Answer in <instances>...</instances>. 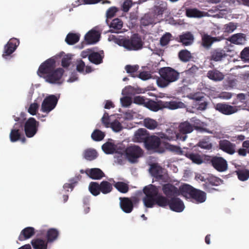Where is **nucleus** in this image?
I'll return each mask as SVG.
<instances>
[{
	"label": "nucleus",
	"mask_w": 249,
	"mask_h": 249,
	"mask_svg": "<svg viewBox=\"0 0 249 249\" xmlns=\"http://www.w3.org/2000/svg\"><path fill=\"white\" fill-rule=\"evenodd\" d=\"M159 187L150 184L143 189L145 196L143 202L147 208H153L155 205L162 208L169 206L173 211L180 213L183 211L185 206L183 202L178 196L172 197L170 199L159 194Z\"/></svg>",
	"instance_id": "f257e3e1"
},
{
	"label": "nucleus",
	"mask_w": 249,
	"mask_h": 249,
	"mask_svg": "<svg viewBox=\"0 0 249 249\" xmlns=\"http://www.w3.org/2000/svg\"><path fill=\"white\" fill-rule=\"evenodd\" d=\"M181 195L186 198L191 199L196 203L204 202L206 199V193L193 187L190 185L184 184L180 186Z\"/></svg>",
	"instance_id": "f03ea898"
},
{
	"label": "nucleus",
	"mask_w": 249,
	"mask_h": 249,
	"mask_svg": "<svg viewBox=\"0 0 249 249\" xmlns=\"http://www.w3.org/2000/svg\"><path fill=\"white\" fill-rule=\"evenodd\" d=\"M160 77L157 80V85L161 88L167 87L171 83L177 81L179 73L171 67H163L159 70Z\"/></svg>",
	"instance_id": "7ed1b4c3"
},
{
	"label": "nucleus",
	"mask_w": 249,
	"mask_h": 249,
	"mask_svg": "<svg viewBox=\"0 0 249 249\" xmlns=\"http://www.w3.org/2000/svg\"><path fill=\"white\" fill-rule=\"evenodd\" d=\"M115 42L128 51H138L143 47L142 38L138 34H133L130 38H117Z\"/></svg>",
	"instance_id": "20e7f679"
},
{
	"label": "nucleus",
	"mask_w": 249,
	"mask_h": 249,
	"mask_svg": "<svg viewBox=\"0 0 249 249\" xmlns=\"http://www.w3.org/2000/svg\"><path fill=\"white\" fill-rule=\"evenodd\" d=\"M181 155L185 156L190 160L193 163L196 164H201L205 160L210 159V157L206 155H200L197 153H194L188 148H184L180 151Z\"/></svg>",
	"instance_id": "39448f33"
},
{
	"label": "nucleus",
	"mask_w": 249,
	"mask_h": 249,
	"mask_svg": "<svg viewBox=\"0 0 249 249\" xmlns=\"http://www.w3.org/2000/svg\"><path fill=\"white\" fill-rule=\"evenodd\" d=\"M39 123L34 118H29L24 124L23 128L27 137H33L37 133Z\"/></svg>",
	"instance_id": "423d86ee"
},
{
	"label": "nucleus",
	"mask_w": 249,
	"mask_h": 249,
	"mask_svg": "<svg viewBox=\"0 0 249 249\" xmlns=\"http://www.w3.org/2000/svg\"><path fill=\"white\" fill-rule=\"evenodd\" d=\"M64 73V70L63 68L54 69L50 74L44 76V78L46 81L51 84L60 85L63 82L62 76Z\"/></svg>",
	"instance_id": "0eeeda50"
},
{
	"label": "nucleus",
	"mask_w": 249,
	"mask_h": 249,
	"mask_svg": "<svg viewBox=\"0 0 249 249\" xmlns=\"http://www.w3.org/2000/svg\"><path fill=\"white\" fill-rule=\"evenodd\" d=\"M126 157L131 163H136L138 159L143 154L142 150L138 146L133 145L127 147L125 150Z\"/></svg>",
	"instance_id": "6e6552de"
},
{
	"label": "nucleus",
	"mask_w": 249,
	"mask_h": 249,
	"mask_svg": "<svg viewBox=\"0 0 249 249\" xmlns=\"http://www.w3.org/2000/svg\"><path fill=\"white\" fill-rule=\"evenodd\" d=\"M120 206L122 210L125 213H130L133 210L134 205L139 202V199L137 197L131 198L120 197Z\"/></svg>",
	"instance_id": "1a4fd4ad"
},
{
	"label": "nucleus",
	"mask_w": 249,
	"mask_h": 249,
	"mask_svg": "<svg viewBox=\"0 0 249 249\" xmlns=\"http://www.w3.org/2000/svg\"><path fill=\"white\" fill-rule=\"evenodd\" d=\"M58 98L54 95H50L43 100L41 107V110L47 113H49L56 107Z\"/></svg>",
	"instance_id": "9d476101"
},
{
	"label": "nucleus",
	"mask_w": 249,
	"mask_h": 249,
	"mask_svg": "<svg viewBox=\"0 0 249 249\" xmlns=\"http://www.w3.org/2000/svg\"><path fill=\"white\" fill-rule=\"evenodd\" d=\"M55 67V61L54 59L50 58L42 63L39 66L37 74L40 77H42L49 74L53 70Z\"/></svg>",
	"instance_id": "9b49d317"
},
{
	"label": "nucleus",
	"mask_w": 249,
	"mask_h": 249,
	"mask_svg": "<svg viewBox=\"0 0 249 249\" xmlns=\"http://www.w3.org/2000/svg\"><path fill=\"white\" fill-rule=\"evenodd\" d=\"M162 191L165 196L169 199L172 197L178 196L181 195L180 187L178 189L177 187L171 183H166L162 185Z\"/></svg>",
	"instance_id": "f8f14e48"
},
{
	"label": "nucleus",
	"mask_w": 249,
	"mask_h": 249,
	"mask_svg": "<svg viewBox=\"0 0 249 249\" xmlns=\"http://www.w3.org/2000/svg\"><path fill=\"white\" fill-rule=\"evenodd\" d=\"M179 140L184 141L187 138V134L193 132V127L191 123L188 121L180 123L178 126Z\"/></svg>",
	"instance_id": "ddd939ff"
},
{
	"label": "nucleus",
	"mask_w": 249,
	"mask_h": 249,
	"mask_svg": "<svg viewBox=\"0 0 249 249\" xmlns=\"http://www.w3.org/2000/svg\"><path fill=\"white\" fill-rule=\"evenodd\" d=\"M19 44V40L16 38H11L4 47L2 57L7 59L15 51Z\"/></svg>",
	"instance_id": "4468645a"
},
{
	"label": "nucleus",
	"mask_w": 249,
	"mask_h": 249,
	"mask_svg": "<svg viewBox=\"0 0 249 249\" xmlns=\"http://www.w3.org/2000/svg\"><path fill=\"white\" fill-rule=\"evenodd\" d=\"M23 127L21 123H15L9 134L10 141L14 142L20 140L23 135Z\"/></svg>",
	"instance_id": "2eb2a0df"
},
{
	"label": "nucleus",
	"mask_w": 249,
	"mask_h": 249,
	"mask_svg": "<svg viewBox=\"0 0 249 249\" xmlns=\"http://www.w3.org/2000/svg\"><path fill=\"white\" fill-rule=\"evenodd\" d=\"M235 144L229 141L224 140L219 141V148L230 155L235 152Z\"/></svg>",
	"instance_id": "dca6fc26"
},
{
	"label": "nucleus",
	"mask_w": 249,
	"mask_h": 249,
	"mask_svg": "<svg viewBox=\"0 0 249 249\" xmlns=\"http://www.w3.org/2000/svg\"><path fill=\"white\" fill-rule=\"evenodd\" d=\"M160 138V137L154 135L148 136L145 143L146 148L148 150L158 149L161 143Z\"/></svg>",
	"instance_id": "f3484780"
},
{
	"label": "nucleus",
	"mask_w": 249,
	"mask_h": 249,
	"mask_svg": "<svg viewBox=\"0 0 249 249\" xmlns=\"http://www.w3.org/2000/svg\"><path fill=\"white\" fill-rule=\"evenodd\" d=\"M159 136L161 139L169 141H174L176 139L179 140L178 133H177L174 128L166 129L164 133H160L159 134Z\"/></svg>",
	"instance_id": "a211bd4d"
},
{
	"label": "nucleus",
	"mask_w": 249,
	"mask_h": 249,
	"mask_svg": "<svg viewBox=\"0 0 249 249\" xmlns=\"http://www.w3.org/2000/svg\"><path fill=\"white\" fill-rule=\"evenodd\" d=\"M100 34L99 32L91 30L87 33L85 36V40L89 44L96 43L99 40Z\"/></svg>",
	"instance_id": "6ab92c4d"
},
{
	"label": "nucleus",
	"mask_w": 249,
	"mask_h": 249,
	"mask_svg": "<svg viewBox=\"0 0 249 249\" xmlns=\"http://www.w3.org/2000/svg\"><path fill=\"white\" fill-rule=\"evenodd\" d=\"M104 58V53L103 51L99 52H93L89 55V61L95 65H99L103 63Z\"/></svg>",
	"instance_id": "aec40b11"
},
{
	"label": "nucleus",
	"mask_w": 249,
	"mask_h": 249,
	"mask_svg": "<svg viewBox=\"0 0 249 249\" xmlns=\"http://www.w3.org/2000/svg\"><path fill=\"white\" fill-rule=\"evenodd\" d=\"M232 104L235 105L238 110L244 109L247 105L246 95L242 93L237 94L236 99L233 102Z\"/></svg>",
	"instance_id": "412c9836"
},
{
	"label": "nucleus",
	"mask_w": 249,
	"mask_h": 249,
	"mask_svg": "<svg viewBox=\"0 0 249 249\" xmlns=\"http://www.w3.org/2000/svg\"><path fill=\"white\" fill-rule=\"evenodd\" d=\"M35 234V229L33 227H28L23 229L18 236V239L23 241L32 237Z\"/></svg>",
	"instance_id": "4be33fe9"
},
{
	"label": "nucleus",
	"mask_w": 249,
	"mask_h": 249,
	"mask_svg": "<svg viewBox=\"0 0 249 249\" xmlns=\"http://www.w3.org/2000/svg\"><path fill=\"white\" fill-rule=\"evenodd\" d=\"M108 22V20L107 19L106 22L110 28L109 32L111 33H119V31L123 27V21L118 18L113 19L110 23Z\"/></svg>",
	"instance_id": "5701e85b"
},
{
	"label": "nucleus",
	"mask_w": 249,
	"mask_h": 249,
	"mask_svg": "<svg viewBox=\"0 0 249 249\" xmlns=\"http://www.w3.org/2000/svg\"><path fill=\"white\" fill-rule=\"evenodd\" d=\"M149 172L157 179H161L163 177V169L158 163H154L150 165Z\"/></svg>",
	"instance_id": "b1692460"
},
{
	"label": "nucleus",
	"mask_w": 249,
	"mask_h": 249,
	"mask_svg": "<svg viewBox=\"0 0 249 249\" xmlns=\"http://www.w3.org/2000/svg\"><path fill=\"white\" fill-rule=\"evenodd\" d=\"M238 110L235 106H232L225 104L219 103V112L225 115H231L236 112Z\"/></svg>",
	"instance_id": "393cba45"
},
{
	"label": "nucleus",
	"mask_w": 249,
	"mask_h": 249,
	"mask_svg": "<svg viewBox=\"0 0 249 249\" xmlns=\"http://www.w3.org/2000/svg\"><path fill=\"white\" fill-rule=\"evenodd\" d=\"M246 40V36L243 33L232 35L229 39V41L236 45H244L245 44Z\"/></svg>",
	"instance_id": "a878e982"
},
{
	"label": "nucleus",
	"mask_w": 249,
	"mask_h": 249,
	"mask_svg": "<svg viewBox=\"0 0 249 249\" xmlns=\"http://www.w3.org/2000/svg\"><path fill=\"white\" fill-rule=\"evenodd\" d=\"M85 173L93 179H100L105 176L104 172L99 168L87 169Z\"/></svg>",
	"instance_id": "bb28decb"
},
{
	"label": "nucleus",
	"mask_w": 249,
	"mask_h": 249,
	"mask_svg": "<svg viewBox=\"0 0 249 249\" xmlns=\"http://www.w3.org/2000/svg\"><path fill=\"white\" fill-rule=\"evenodd\" d=\"M148 137L147 130L144 128H140L135 133L134 141L135 142H144L145 143Z\"/></svg>",
	"instance_id": "cd10ccee"
},
{
	"label": "nucleus",
	"mask_w": 249,
	"mask_h": 249,
	"mask_svg": "<svg viewBox=\"0 0 249 249\" xmlns=\"http://www.w3.org/2000/svg\"><path fill=\"white\" fill-rule=\"evenodd\" d=\"M201 45L205 49H208L214 42L218 41V37H212L208 34H204L202 36Z\"/></svg>",
	"instance_id": "c85d7f7f"
},
{
	"label": "nucleus",
	"mask_w": 249,
	"mask_h": 249,
	"mask_svg": "<svg viewBox=\"0 0 249 249\" xmlns=\"http://www.w3.org/2000/svg\"><path fill=\"white\" fill-rule=\"evenodd\" d=\"M162 103L163 101L161 100L154 101L150 100L145 103V106L152 111H157L163 108Z\"/></svg>",
	"instance_id": "c756f323"
},
{
	"label": "nucleus",
	"mask_w": 249,
	"mask_h": 249,
	"mask_svg": "<svg viewBox=\"0 0 249 249\" xmlns=\"http://www.w3.org/2000/svg\"><path fill=\"white\" fill-rule=\"evenodd\" d=\"M162 105L163 108H167L170 109H176L185 107V104L183 103L176 101H163Z\"/></svg>",
	"instance_id": "7c9ffc66"
},
{
	"label": "nucleus",
	"mask_w": 249,
	"mask_h": 249,
	"mask_svg": "<svg viewBox=\"0 0 249 249\" xmlns=\"http://www.w3.org/2000/svg\"><path fill=\"white\" fill-rule=\"evenodd\" d=\"M206 189L210 192L213 190L216 191L217 189L214 187L218 186V178L213 176H210L207 178V182L206 183Z\"/></svg>",
	"instance_id": "2f4dec72"
},
{
	"label": "nucleus",
	"mask_w": 249,
	"mask_h": 249,
	"mask_svg": "<svg viewBox=\"0 0 249 249\" xmlns=\"http://www.w3.org/2000/svg\"><path fill=\"white\" fill-rule=\"evenodd\" d=\"M179 42L184 46L190 45L194 41V36L190 32H187L179 36Z\"/></svg>",
	"instance_id": "473e14b6"
},
{
	"label": "nucleus",
	"mask_w": 249,
	"mask_h": 249,
	"mask_svg": "<svg viewBox=\"0 0 249 249\" xmlns=\"http://www.w3.org/2000/svg\"><path fill=\"white\" fill-rule=\"evenodd\" d=\"M31 243L34 249H47L48 242L42 239H34Z\"/></svg>",
	"instance_id": "72a5a7b5"
},
{
	"label": "nucleus",
	"mask_w": 249,
	"mask_h": 249,
	"mask_svg": "<svg viewBox=\"0 0 249 249\" xmlns=\"http://www.w3.org/2000/svg\"><path fill=\"white\" fill-rule=\"evenodd\" d=\"M80 39L79 34L69 33L65 38L66 42L70 45H74L77 43Z\"/></svg>",
	"instance_id": "f704fd0d"
},
{
	"label": "nucleus",
	"mask_w": 249,
	"mask_h": 249,
	"mask_svg": "<svg viewBox=\"0 0 249 249\" xmlns=\"http://www.w3.org/2000/svg\"><path fill=\"white\" fill-rule=\"evenodd\" d=\"M83 157L87 160H93L98 157L97 151L93 149H86L83 152Z\"/></svg>",
	"instance_id": "c9c22d12"
},
{
	"label": "nucleus",
	"mask_w": 249,
	"mask_h": 249,
	"mask_svg": "<svg viewBox=\"0 0 249 249\" xmlns=\"http://www.w3.org/2000/svg\"><path fill=\"white\" fill-rule=\"evenodd\" d=\"M59 231L55 229L51 228L48 230L46 234L47 242H52L57 239Z\"/></svg>",
	"instance_id": "e433bc0d"
},
{
	"label": "nucleus",
	"mask_w": 249,
	"mask_h": 249,
	"mask_svg": "<svg viewBox=\"0 0 249 249\" xmlns=\"http://www.w3.org/2000/svg\"><path fill=\"white\" fill-rule=\"evenodd\" d=\"M238 178L242 181H246L249 178V170L247 169H238L234 172Z\"/></svg>",
	"instance_id": "4c0bfd02"
},
{
	"label": "nucleus",
	"mask_w": 249,
	"mask_h": 249,
	"mask_svg": "<svg viewBox=\"0 0 249 249\" xmlns=\"http://www.w3.org/2000/svg\"><path fill=\"white\" fill-rule=\"evenodd\" d=\"M186 15L189 18H201L203 16V12L196 8L187 9Z\"/></svg>",
	"instance_id": "58836bf2"
},
{
	"label": "nucleus",
	"mask_w": 249,
	"mask_h": 249,
	"mask_svg": "<svg viewBox=\"0 0 249 249\" xmlns=\"http://www.w3.org/2000/svg\"><path fill=\"white\" fill-rule=\"evenodd\" d=\"M114 187L120 193L125 194L129 190V186L127 184L124 182L118 181L115 182L114 181Z\"/></svg>",
	"instance_id": "ea45409f"
},
{
	"label": "nucleus",
	"mask_w": 249,
	"mask_h": 249,
	"mask_svg": "<svg viewBox=\"0 0 249 249\" xmlns=\"http://www.w3.org/2000/svg\"><path fill=\"white\" fill-rule=\"evenodd\" d=\"M143 125L150 130H154L158 126V123L153 119L146 118L143 120Z\"/></svg>",
	"instance_id": "a19ab883"
},
{
	"label": "nucleus",
	"mask_w": 249,
	"mask_h": 249,
	"mask_svg": "<svg viewBox=\"0 0 249 249\" xmlns=\"http://www.w3.org/2000/svg\"><path fill=\"white\" fill-rule=\"evenodd\" d=\"M102 150L107 154H112L116 150V145L110 142H107L102 146Z\"/></svg>",
	"instance_id": "79ce46f5"
},
{
	"label": "nucleus",
	"mask_w": 249,
	"mask_h": 249,
	"mask_svg": "<svg viewBox=\"0 0 249 249\" xmlns=\"http://www.w3.org/2000/svg\"><path fill=\"white\" fill-rule=\"evenodd\" d=\"M100 190L104 194H107L111 192L113 189L112 184L107 181H103L100 184Z\"/></svg>",
	"instance_id": "37998d69"
},
{
	"label": "nucleus",
	"mask_w": 249,
	"mask_h": 249,
	"mask_svg": "<svg viewBox=\"0 0 249 249\" xmlns=\"http://www.w3.org/2000/svg\"><path fill=\"white\" fill-rule=\"evenodd\" d=\"M89 190L92 195L98 196L101 192L100 184L96 182H90L89 185Z\"/></svg>",
	"instance_id": "c03bdc74"
},
{
	"label": "nucleus",
	"mask_w": 249,
	"mask_h": 249,
	"mask_svg": "<svg viewBox=\"0 0 249 249\" xmlns=\"http://www.w3.org/2000/svg\"><path fill=\"white\" fill-rule=\"evenodd\" d=\"M178 57L182 62L189 61L192 57L191 53L187 50L180 51L178 53Z\"/></svg>",
	"instance_id": "a18cd8bd"
},
{
	"label": "nucleus",
	"mask_w": 249,
	"mask_h": 249,
	"mask_svg": "<svg viewBox=\"0 0 249 249\" xmlns=\"http://www.w3.org/2000/svg\"><path fill=\"white\" fill-rule=\"evenodd\" d=\"M105 134L104 132L99 129H95L92 133L91 137V138L95 141H101L105 137Z\"/></svg>",
	"instance_id": "49530a36"
},
{
	"label": "nucleus",
	"mask_w": 249,
	"mask_h": 249,
	"mask_svg": "<svg viewBox=\"0 0 249 249\" xmlns=\"http://www.w3.org/2000/svg\"><path fill=\"white\" fill-rule=\"evenodd\" d=\"M139 69V66L138 65H127L125 66V70L126 72L129 73L131 77L134 78L137 77V75L135 74V72H136Z\"/></svg>",
	"instance_id": "de8ad7c7"
},
{
	"label": "nucleus",
	"mask_w": 249,
	"mask_h": 249,
	"mask_svg": "<svg viewBox=\"0 0 249 249\" xmlns=\"http://www.w3.org/2000/svg\"><path fill=\"white\" fill-rule=\"evenodd\" d=\"M193 125V130L194 129L196 130L200 129L203 127V123L196 117H192L190 119L189 122Z\"/></svg>",
	"instance_id": "09e8293b"
},
{
	"label": "nucleus",
	"mask_w": 249,
	"mask_h": 249,
	"mask_svg": "<svg viewBox=\"0 0 249 249\" xmlns=\"http://www.w3.org/2000/svg\"><path fill=\"white\" fill-rule=\"evenodd\" d=\"M172 35L170 33H166L164 34L160 39V44L161 46H165L167 45L171 40Z\"/></svg>",
	"instance_id": "8fccbe9b"
},
{
	"label": "nucleus",
	"mask_w": 249,
	"mask_h": 249,
	"mask_svg": "<svg viewBox=\"0 0 249 249\" xmlns=\"http://www.w3.org/2000/svg\"><path fill=\"white\" fill-rule=\"evenodd\" d=\"M237 28V24L230 22L228 24L224 25L223 30L224 32L231 33L233 32Z\"/></svg>",
	"instance_id": "3c124183"
},
{
	"label": "nucleus",
	"mask_w": 249,
	"mask_h": 249,
	"mask_svg": "<svg viewBox=\"0 0 249 249\" xmlns=\"http://www.w3.org/2000/svg\"><path fill=\"white\" fill-rule=\"evenodd\" d=\"M221 0H219V18H226L228 13L227 7L222 6Z\"/></svg>",
	"instance_id": "603ef678"
},
{
	"label": "nucleus",
	"mask_w": 249,
	"mask_h": 249,
	"mask_svg": "<svg viewBox=\"0 0 249 249\" xmlns=\"http://www.w3.org/2000/svg\"><path fill=\"white\" fill-rule=\"evenodd\" d=\"M109 127H111L114 131L116 132L121 131L123 129L121 124L117 120L110 123Z\"/></svg>",
	"instance_id": "864d4df0"
},
{
	"label": "nucleus",
	"mask_w": 249,
	"mask_h": 249,
	"mask_svg": "<svg viewBox=\"0 0 249 249\" xmlns=\"http://www.w3.org/2000/svg\"><path fill=\"white\" fill-rule=\"evenodd\" d=\"M154 9L155 15L157 17L161 16L164 11L167 9V7L163 4H160L155 6Z\"/></svg>",
	"instance_id": "5fc2aeb1"
},
{
	"label": "nucleus",
	"mask_w": 249,
	"mask_h": 249,
	"mask_svg": "<svg viewBox=\"0 0 249 249\" xmlns=\"http://www.w3.org/2000/svg\"><path fill=\"white\" fill-rule=\"evenodd\" d=\"M240 58L244 62H249V47H245L241 52Z\"/></svg>",
	"instance_id": "6e6d98bb"
},
{
	"label": "nucleus",
	"mask_w": 249,
	"mask_h": 249,
	"mask_svg": "<svg viewBox=\"0 0 249 249\" xmlns=\"http://www.w3.org/2000/svg\"><path fill=\"white\" fill-rule=\"evenodd\" d=\"M197 145L200 148L206 150H210L212 147V143L209 141L204 139L200 141L197 143Z\"/></svg>",
	"instance_id": "4d7b16f0"
},
{
	"label": "nucleus",
	"mask_w": 249,
	"mask_h": 249,
	"mask_svg": "<svg viewBox=\"0 0 249 249\" xmlns=\"http://www.w3.org/2000/svg\"><path fill=\"white\" fill-rule=\"evenodd\" d=\"M228 169L227 161L222 157H219V172H224Z\"/></svg>",
	"instance_id": "13d9d810"
},
{
	"label": "nucleus",
	"mask_w": 249,
	"mask_h": 249,
	"mask_svg": "<svg viewBox=\"0 0 249 249\" xmlns=\"http://www.w3.org/2000/svg\"><path fill=\"white\" fill-rule=\"evenodd\" d=\"M222 3L224 4V7H228L229 5L231 6H236L237 5H240L242 3L241 0H223L221 1Z\"/></svg>",
	"instance_id": "bf43d9fd"
},
{
	"label": "nucleus",
	"mask_w": 249,
	"mask_h": 249,
	"mask_svg": "<svg viewBox=\"0 0 249 249\" xmlns=\"http://www.w3.org/2000/svg\"><path fill=\"white\" fill-rule=\"evenodd\" d=\"M102 0H78L76 1L75 5L79 6L81 4H94L99 2Z\"/></svg>",
	"instance_id": "052dcab7"
},
{
	"label": "nucleus",
	"mask_w": 249,
	"mask_h": 249,
	"mask_svg": "<svg viewBox=\"0 0 249 249\" xmlns=\"http://www.w3.org/2000/svg\"><path fill=\"white\" fill-rule=\"evenodd\" d=\"M38 107L39 105L37 103H32L30 105L28 111L31 115H35L36 114Z\"/></svg>",
	"instance_id": "680f3d73"
},
{
	"label": "nucleus",
	"mask_w": 249,
	"mask_h": 249,
	"mask_svg": "<svg viewBox=\"0 0 249 249\" xmlns=\"http://www.w3.org/2000/svg\"><path fill=\"white\" fill-rule=\"evenodd\" d=\"M118 11V9L116 7H111L107 11L106 17L107 19L113 18Z\"/></svg>",
	"instance_id": "e2e57ef3"
},
{
	"label": "nucleus",
	"mask_w": 249,
	"mask_h": 249,
	"mask_svg": "<svg viewBox=\"0 0 249 249\" xmlns=\"http://www.w3.org/2000/svg\"><path fill=\"white\" fill-rule=\"evenodd\" d=\"M198 71V68L196 65H192L191 68H189L186 71V74L190 76H194Z\"/></svg>",
	"instance_id": "0e129e2a"
},
{
	"label": "nucleus",
	"mask_w": 249,
	"mask_h": 249,
	"mask_svg": "<svg viewBox=\"0 0 249 249\" xmlns=\"http://www.w3.org/2000/svg\"><path fill=\"white\" fill-rule=\"evenodd\" d=\"M122 105L124 107H128L132 103L131 98L128 96L123 97L121 98Z\"/></svg>",
	"instance_id": "69168bd1"
},
{
	"label": "nucleus",
	"mask_w": 249,
	"mask_h": 249,
	"mask_svg": "<svg viewBox=\"0 0 249 249\" xmlns=\"http://www.w3.org/2000/svg\"><path fill=\"white\" fill-rule=\"evenodd\" d=\"M207 76L210 79L216 81L218 80V72L216 70L209 71L207 73Z\"/></svg>",
	"instance_id": "338daca9"
},
{
	"label": "nucleus",
	"mask_w": 249,
	"mask_h": 249,
	"mask_svg": "<svg viewBox=\"0 0 249 249\" xmlns=\"http://www.w3.org/2000/svg\"><path fill=\"white\" fill-rule=\"evenodd\" d=\"M71 63V57L68 55L63 57L61 60V65L64 68H68Z\"/></svg>",
	"instance_id": "774afa93"
}]
</instances>
